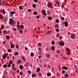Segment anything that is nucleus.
Listing matches in <instances>:
<instances>
[{
	"mask_svg": "<svg viewBox=\"0 0 78 78\" xmlns=\"http://www.w3.org/2000/svg\"><path fill=\"white\" fill-rule=\"evenodd\" d=\"M3 67L4 68H7V67H8V66H7L6 64H5L3 66Z\"/></svg>",
	"mask_w": 78,
	"mask_h": 78,
	"instance_id": "13",
	"label": "nucleus"
},
{
	"mask_svg": "<svg viewBox=\"0 0 78 78\" xmlns=\"http://www.w3.org/2000/svg\"><path fill=\"white\" fill-rule=\"evenodd\" d=\"M6 38L7 39H9V36H7L6 37Z\"/></svg>",
	"mask_w": 78,
	"mask_h": 78,
	"instance_id": "43",
	"label": "nucleus"
},
{
	"mask_svg": "<svg viewBox=\"0 0 78 78\" xmlns=\"http://www.w3.org/2000/svg\"><path fill=\"white\" fill-rule=\"evenodd\" d=\"M38 50H39V51L40 53H41V52H42V49L41 48H39Z\"/></svg>",
	"mask_w": 78,
	"mask_h": 78,
	"instance_id": "22",
	"label": "nucleus"
},
{
	"mask_svg": "<svg viewBox=\"0 0 78 78\" xmlns=\"http://www.w3.org/2000/svg\"><path fill=\"white\" fill-rule=\"evenodd\" d=\"M34 1L35 3H37V0H34Z\"/></svg>",
	"mask_w": 78,
	"mask_h": 78,
	"instance_id": "60",
	"label": "nucleus"
},
{
	"mask_svg": "<svg viewBox=\"0 0 78 78\" xmlns=\"http://www.w3.org/2000/svg\"><path fill=\"white\" fill-rule=\"evenodd\" d=\"M20 74L21 75H23V73L22 72H20Z\"/></svg>",
	"mask_w": 78,
	"mask_h": 78,
	"instance_id": "57",
	"label": "nucleus"
},
{
	"mask_svg": "<svg viewBox=\"0 0 78 78\" xmlns=\"http://www.w3.org/2000/svg\"><path fill=\"white\" fill-rule=\"evenodd\" d=\"M19 53L18 52H15V55H18Z\"/></svg>",
	"mask_w": 78,
	"mask_h": 78,
	"instance_id": "38",
	"label": "nucleus"
},
{
	"mask_svg": "<svg viewBox=\"0 0 78 78\" xmlns=\"http://www.w3.org/2000/svg\"><path fill=\"white\" fill-rule=\"evenodd\" d=\"M63 69H64V70H67V69H68V68L66 66H63Z\"/></svg>",
	"mask_w": 78,
	"mask_h": 78,
	"instance_id": "16",
	"label": "nucleus"
},
{
	"mask_svg": "<svg viewBox=\"0 0 78 78\" xmlns=\"http://www.w3.org/2000/svg\"><path fill=\"white\" fill-rule=\"evenodd\" d=\"M31 73V71H30V70H29V71H28V73L29 74H30V73Z\"/></svg>",
	"mask_w": 78,
	"mask_h": 78,
	"instance_id": "53",
	"label": "nucleus"
},
{
	"mask_svg": "<svg viewBox=\"0 0 78 78\" xmlns=\"http://www.w3.org/2000/svg\"><path fill=\"white\" fill-rule=\"evenodd\" d=\"M56 31L57 32H59V29H56Z\"/></svg>",
	"mask_w": 78,
	"mask_h": 78,
	"instance_id": "46",
	"label": "nucleus"
},
{
	"mask_svg": "<svg viewBox=\"0 0 78 78\" xmlns=\"http://www.w3.org/2000/svg\"><path fill=\"white\" fill-rule=\"evenodd\" d=\"M19 32L20 34H22L23 33V30L22 29H21V30L19 31Z\"/></svg>",
	"mask_w": 78,
	"mask_h": 78,
	"instance_id": "28",
	"label": "nucleus"
},
{
	"mask_svg": "<svg viewBox=\"0 0 78 78\" xmlns=\"http://www.w3.org/2000/svg\"><path fill=\"white\" fill-rule=\"evenodd\" d=\"M59 39L60 40H62V36H60Z\"/></svg>",
	"mask_w": 78,
	"mask_h": 78,
	"instance_id": "37",
	"label": "nucleus"
},
{
	"mask_svg": "<svg viewBox=\"0 0 78 78\" xmlns=\"http://www.w3.org/2000/svg\"><path fill=\"white\" fill-rule=\"evenodd\" d=\"M28 12H31V10L30 9L28 10Z\"/></svg>",
	"mask_w": 78,
	"mask_h": 78,
	"instance_id": "58",
	"label": "nucleus"
},
{
	"mask_svg": "<svg viewBox=\"0 0 78 78\" xmlns=\"http://www.w3.org/2000/svg\"><path fill=\"white\" fill-rule=\"evenodd\" d=\"M60 36V35L59 33H57V34H56V37H59V36Z\"/></svg>",
	"mask_w": 78,
	"mask_h": 78,
	"instance_id": "23",
	"label": "nucleus"
},
{
	"mask_svg": "<svg viewBox=\"0 0 78 78\" xmlns=\"http://www.w3.org/2000/svg\"><path fill=\"white\" fill-rule=\"evenodd\" d=\"M21 58H22V59H23V61H24V62H25L26 60H25V58L24 56H21Z\"/></svg>",
	"mask_w": 78,
	"mask_h": 78,
	"instance_id": "8",
	"label": "nucleus"
},
{
	"mask_svg": "<svg viewBox=\"0 0 78 78\" xmlns=\"http://www.w3.org/2000/svg\"><path fill=\"white\" fill-rule=\"evenodd\" d=\"M24 28V26L23 25L21 24L20 26V29L21 28V29H23V28Z\"/></svg>",
	"mask_w": 78,
	"mask_h": 78,
	"instance_id": "5",
	"label": "nucleus"
},
{
	"mask_svg": "<svg viewBox=\"0 0 78 78\" xmlns=\"http://www.w3.org/2000/svg\"><path fill=\"white\" fill-rule=\"evenodd\" d=\"M56 3H57V5H59V3L58 2H56Z\"/></svg>",
	"mask_w": 78,
	"mask_h": 78,
	"instance_id": "64",
	"label": "nucleus"
},
{
	"mask_svg": "<svg viewBox=\"0 0 78 78\" xmlns=\"http://www.w3.org/2000/svg\"><path fill=\"white\" fill-rule=\"evenodd\" d=\"M9 23L10 24H11V23H16V22L14 21L12 19H10L9 20Z\"/></svg>",
	"mask_w": 78,
	"mask_h": 78,
	"instance_id": "1",
	"label": "nucleus"
},
{
	"mask_svg": "<svg viewBox=\"0 0 78 78\" xmlns=\"http://www.w3.org/2000/svg\"><path fill=\"white\" fill-rule=\"evenodd\" d=\"M50 11H48V14L49 15H50Z\"/></svg>",
	"mask_w": 78,
	"mask_h": 78,
	"instance_id": "39",
	"label": "nucleus"
},
{
	"mask_svg": "<svg viewBox=\"0 0 78 78\" xmlns=\"http://www.w3.org/2000/svg\"><path fill=\"white\" fill-rule=\"evenodd\" d=\"M43 15H44V16H47V13H46L44 12L43 13Z\"/></svg>",
	"mask_w": 78,
	"mask_h": 78,
	"instance_id": "52",
	"label": "nucleus"
},
{
	"mask_svg": "<svg viewBox=\"0 0 78 78\" xmlns=\"http://www.w3.org/2000/svg\"><path fill=\"white\" fill-rule=\"evenodd\" d=\"M60 52V51L59 50H57L56 51L57 53H59Z\"/></svg>",
	"mask_w": 78,
	"mask_h": 78,
	"instance_id": "55",
	"label": "nucleus"
},
{
	"mask_svg": "<svg viewBox=\"0 0 78 78\" xmlns=\"http://www.w3.org/2000/svg\"><path fill=\"white\" fill-rule=\"evenodd\" d=\"M51 6H52V4L50 2H48L47 7L49 8H50V7H51Z\"/></svg>",
	"mask_w": 78,
	"mask_h": 78,
	"instance_id": "3",
	"label": "nucleus"
},
{
	"mask_svg": "<svg viewBox=\"0 0 78 78\" xmlns=\"http://www.w3.org/2000/svg\"><path fill=\"white\" fill-rule=\"evenodd\" d=\"M0 19H3V16L2 14H0Z\"/></svg>",
	"mask_w": 78,
	"mask_h": 78,
	"instance_id": "11",
	"label": "nucleus"
},
{
	"mask_svg": "<svg viewBox=\"0 0 78 78\" xmlns=\"http://www.w3.org/2000/svg\"><path fill=\"white\" fill-rule=\"evenodd\" d=\"M17 27L18 28V30H19V31L20 29V27L19 28V26Z\"/></svg>",
	"mask_w": 78,
	"mask_h": 78,
	"instance_id": "62",
	"label": "nucleus"
},
{
	"mask_svg": "<svg viewBox=\"0 0 78 78\" xmlns=\"http://www.w3.org/2000/svg\"><path fill=\"white\" fill-rule=\"evenodd\" d=\"M36 18L37 19H39V16L38 15L37 16H36Z\"/></svg>",
	"mask_w": 78,
	"mask_h": 78,
	"instance_id": "56",
	"label": "nucleus"
},
{
	"mask_svg": "<svg viewBox=\"0 0 78 78\" xmlns=\"http://www.w3.org/2000/svg\"><path fill=\"white\" fill-rule=\"evenodd\" d=\"M61 20H64V18L63 17H61Z\"/></svg>",
	"mask_w": 78,
	"mask_h": 78,
	"instance_id": "48",
	"label": "nucleus"
},
{
	"mask_svg": "<svg viewBox=\"0 0 78 78\" xmlns=\"http://www.w3.org/2000/svg\"><path fill=\"white\" fill-rule=\"evenodd\" d=\"M48 20H52V18H51V17L50 16L48 17Z\"/></svg>",
	"mask_w": 78,
	"mask_h": 78,
	"instance_id": "27",
	"label": "nucleus"
},
{
	"mask_svg": "<svg viewBox=\"0 0 78 78\" xmlns=\"http://www.w3.org/2000/svg\"><path fill=\"white\" fill-rule=\"evenodd\" d=\"M3 33H6V34H8V32H7V31L5 30H4L3 31Z\"/></svg>",
	"mask_w": 78,
	"mask_h": 78,
	"instance_id": "21",
	"label": "nucleus"
},
{
	"mask_svg": "<svg viewBox=\"0 0 78 78\" xmlns=\"http://www.w3.org/2000/svg\"><path fill=\"white\" fill-rule=\"evenodd\" d=\"M46 56L47 58H50V54H46Z\"/></svg>",
	"mask_w": 78,
	"mask_h": 78,
	"instance_id": "6",
	"label": "nucleus"
},
{
	"mask_svg": "<svg viewBox=\"0 0 78 78\" xmlns=\"http://www.w3.org/2000/svg\"><path fill=\"white\" fill-rule=\"evenodd\" d=\"M65 27H68V23L66 21L65 22Z\"/></svg>",
	"mask_w": 78,
	"mask_h": 78,
	"instance_id": "9",
	"label": "nucleus"
},
{
	"mask_svg": "<svg viewBox=\"0 0 78 78\" xmlns=\"http://www.w3.org/2000/svg\"><path fill=\"white\" fill-rule=\"evenodd\" d=\"M33 8H36V5L35 4H34L32 5Z\"/></svg>",
	"mask_w": 78,
	"mask_h": 78,
	"instance_id": "26",
	"label": "nucleus"
},
{
	"mask_svg": "<svg viewBox=\"0 0 78 78\" xmlns=\"http://www.w3.org/2000/svg\"><path fill=\"white\" fill-rule=\"evenodd\" d=\"M22 6H20L19 7V9H20V10H22Z\"/></svg>",
	"mask_w": 78,
	"mask_h": 78,
	"instance_id": "31",
	"label": "nucleus"
},
{
	"mask_svg": "<svg viewBox=\"0 0 78 78\" xmlns=\"http://www.w3.org/2000/svg\"><path fill=\"white\" fill-rule=\"evenodd\" d=\"M71 38L73 39H74L76 37V35L74 34H72L70 36Z\"/></svg>",
	"mask_w": 78,
	"mask_h": 78,
	"instance_id": "2",
	"label": "nucleus"
},
{
	"mask_svg": "<svg viewBox=\"0 0 78 78\" xmlns=\"http://www.w3.org/2000/svg\"><path fill=\"white\" fill-rule=\"evenodd\" d=\"M32 78H34V77L35 76V75L34 74H32Z\"/></svg>",
	"mask_w": 78,
	"mask_h": 78,
	"instance_id": "50",
	"label": "nucleus"
},
{
	"mask_svg": "<svg viewBox=\"0 0 78 78\" xmlns=\"http://www.w3.org/2000/svg\"><path fill=\"white\" fill-rule=\"evenodd\" d=\"M25 67H28V63H25L24 65Z\"/></svg>",
	"mask_w": 78,
	"mask_h": 78,
	"instance_id": "30",
	"label": "nucleus"
},
{
	"mask_svg": "<svg viewBox=\"0 0 78 78\" xmlns=\"http://www.w3.org/2000/svg\"><path fill=\"white\" fill-rule=\"evenodd\" d=\"M1 28H2V29H4V28H5V26L4 25H2L1 27Z\"/></svg>",
	"mask_w": 78,
	"mask_h": 78,
	"instance_id": "34",
	"label": "nucleus"
},
{
	"mask_svg": "<svg viewBox=\"0 0 78 78\" xmlns=\"http://www.w3.org/2000/svg\"><path fill=\"white\" fill-rule=\"evenodd\" d=\"M47 76H51V73H47Z\"/></svg>",
	"mask_w": 78,
	"mask_h": 78,
	"instance_id": "17",
	"label": "nucleus"
},
{
	"mask_svg": "<svg viewBox=\"0 0 78 78\" xmlns=\"http://www.w3.org/2000/svg\"><path fill=\"white\" fill-rule=\"evenodd\" d=\"M16 72H17V73H19V72H20V71H19V70H16Z\"/></svg>",
	"mask_w": 78,
	"mask_h": 78,
	"instance_id": "63",
	"label": "nucleus"
},
{
	"mask_svg": "<svg viewBox=\"0 0 78 78\" xmlns=\"http://www.w3.org/2000/svg\"><path fill=\"white\" fill-rule=\"evenodd\" d=\"M62 73L63 74H64L65 73V71L64 70H62Z\"/></svg>",
	"mask_w": 78,
	"mask_h": 78,
	"instance_id": "47",
	"label": "nucleus"
},
{
	"mask_svg": "<svg viewBox=\"0 0 78 78\" xmlns=\"http://www.w3.org/2000/svg\"><path fill=\"white\" fill-rule=\"evenodd\" d=\"M55 28H58L59 27V25L58 24H56L55 25Z\"/></svg>",
	"mask_w": 78,
	"mask_h": 78,
	"instance_id": "25",
	"label": "nucleus"
},
{
	"mask_svg": "<svg viewBox=\"0 0 78 78\" xmlns=\"http://www.w3.org/2000/svg\"><path fill=\"white\" fill-rule=\"evenodd\" d=\"M2 58L4 59H6V57L5 56V55H2Z\"/></svg>",
	"mask_w": 78,
	"mask_h": 78,
	"instance_id": "24",
	"label": "nucleus"
},
{
	"mask_svg": "<svg viewBox=\"0 0 78 78\" xmlns=\"http://www.w3.org/2000/svg\"><path fill=\"white\" fill-rule=\"evenodd\" d=\"M9 62L10 64H12V61L11 60L9 61Z\"/></svg>",
	"mask_w": 78,
	"mask_h": 78,
	"instance_id": "40",
	"label": "nucleus"
},
{
	"mask_svg": "<svg viewBox=\"0 0 78 78\" xmlns=\"http://www.w3.org/2000/svg\"><path fill=\"white\" fill-rule=\"evenodd\" d=\"M2 0H0V6H2Z\"/></svg>",
	"mask_w": 78,
	"mask_h": 78,
	"instance_id": "54",
	"label": "nucleus"
},
{
	"mask_svg": "<svg viewBox=\"0 0 78 78\" xmlns=\"http://www.w3.org/2000/svg\"><path fill=\"white\" fill-rule=\"evenodd\" d=\"M55 41H51V44H55Z\"/></svg>",
	"mask_w": 78,
	"mask_h": 78,
	"instance_id": "45",
	"label": "nucleus"
},
{
	"mask_svg": "<svg viewBox=\"0 0 78 78\" xmlns=\"http://www.w3.org/2000/svg\"><path fill=\"white\" fill-rule=\"evenodd\" d=\"M51 48L52 51H54V50H55V48L54 47V46H52L51 47Z\"/></svg>",
	"mask_w": 78,
	"mask_h": 78,
	"instance_id": "20",
	"label": "nucleus"
},
{
	"mask_svg": "<svg viewBox=\"0 0 78 78\" xmlns=\"http://www.w3.org/2000/svg\"><path fill=\"white\" fill-rule=\"evenodd\" d=\"M34 53H31V54H30V56H34Z\"/></svg>",
	"mask_w": 78,
	"mask_h": 78,
	"instance_id": "33",
	"label": "nucleus"
},
{
	"mask_svg": "<svg viewBox=\"0 0 78 78\" xmlns=\"http://www.w3.org/2000/svg\"><path fill=\"white\" fill-rule=\"evenodd\" d=\"M15 46V45H14V44H12L11 45V47L12 48H14Z\"/></svg>",
	"mask_w": 78,
	"mask_h": 78,
	"instance_id": "15",
	"label": "nucleus"
},
{
	"mask_svg": "<svg viewBox=\"0 0 78 78\" xmlns=\"http://www.w3.org/2000/svg\"><path fill=\"white\" fill-rule=\"evenodd\" d=\"M55 22L57 23H58V22H59V20H58V19H57L55 20Z\"/></svg>",
	"mask_w": 78,
	"mask_h": 78,
	"instance_id": "35",
	"label": "nucleus"
},
{
	"mask_svg": "<svg viewBox=\"0 0 78 78\" xmlns=\"http://www.w3.org/2000/svg\"><path fill=\"white\" fill-rule=\"evenodd\" d=\"M60 45L61 46H64V42H61Z\"/></svg>",
	"mask_w": 78,
	"mask_h": 78,
	"instance_id": "7",
	"label": "nucleus"
},
{
	"mask_svg": "<svg viewBox=\"0 0 78 78\" xmlns=\"http://www.w3.org/2000/svg\"><path fill=\"white\" fill-rule=\"evenodd\" d=\"M38 46H39V47H41V46L42 45V44H41V43L40 42L39 43H38Z\"/></svg>",
	"mask_w": 78,
	"mask_h": 78,
	"instance_id": "29",
	"label": "nucleus"
},
{
	"mask_svg": "<svg viewBox=\"0 0 78 78\" xmlns=\"http://www.w3.org/2000/svg\"><path fill=\"white\" fill-rule=\"evenodd\" d=\"M34 15H37V12H36V11H35L34 12Z\"/></svg>",
	"mask_w": 78,
	"mask_h": 78,
	"instance_id": "36",
	"label": "nucleus"
},
{
	"mask_svg": "<svg viewBox=\"0 0 78 78\" xmlns=\"http://www.w3.org/2000/svg\"><path fill=\"white\" fill-rule=\"evenodd\" d=\"M14 66H15V64H13L12 65V67H14Z\"/></svg>",
	"mask_w": 78,
	"mask_h": 78,
	"instance_id": "61",
	"label": "nucleus"
},
{
	"mask_svg": "<svg viewBox=\"0 0 78 78\" xmlns=\"http://www.w3.org/2000/svg\"><path fill=\"white\" fill-rule=\"evenodd\" d=\"M21 60L20 59L18 60L17 61V64H20V63H21Z\"/></svg>",
	"mask_w": 78,
	"mask_h": 78,
	"instance_id": "12",
	"label": "nucleus"
},
{
	"mask_svg": "<svg viewBox=\"0 0 78 78\" xmlns=\"http://www.w3.org/2000/svg\"><path fill=\"white\" fill-rule=\"evenodd\" d=\"M65 78H67L69 77V75L67 74H65Z\"/></svg>",
	"mask_w": 78,
	"mask_h": 78,
	"instance_id": "18",
	"label": "nucleus"
},
{
	"mask_svg": "<svg viewBox=\"0 0 78 78\" xmlns=\"http://www.w3.org/2000/svg\"><path fill=\"white\" fill-rule=\"evenodd\" d=\"M15 14V12L14 11L11 12H10V14L12 15V14Z\"/></svg>",
	"mask_w": 78,
	"mask_h": 78,
	"instance_id": "14",
	"label": "nucleus"
},
{
	"mask_svg": "<svg viewBox=\"0 0 78 78\" xmlns=\"http://www.w3.org/2000/svg\"><path fill=\"white\" fill-rule=\"evenodd\" d=\"M5 56L6 57L8 55V53H5Z\"/></svg>",
	"mask_w": 78,
	"mask_h": 78,
	"instance_id": "51",
	"label": "nucleus"
},
{
	"mask_svg": "<svg viewBox=\"0 0 78 78\" xmlns=\"http://www.w3.org/2000/svg\"><path fill=\"white\" fill-rule=\"evenodd\" d=\"M20 22L19 21L18 22H17V24H18V25H17L16 26V27H19V24H20Z\"/></svg>",
	"mask_w": 78,
	"mask_h": 78,
	"instance_id": "41",
	"label": "nucleus"
},
{
	"mask_svg": "<svg viewBox=\"0 0 78 78\" xmlns=\"http://www.w3.org/2000/svg\"><path fill=\"white\" fill-rule=\"evenodd\" d=\"M16 48L17 49H19V45H18V44H16Z\"/></svg>",
	"mask_w": 78,
	"mask_h": 78,
	"instance_id": "32",
	"label": "nucleus"
},
{
	"mask_svg": "<svg viewBox=\"0 0 78 78\" xmlns=\"http://www.w3.org/2000/svg\"><path fill=\"white\" fill-rule=\"evenodd\" d=\"M40 70H41V69H40V68H38L37 69V72H40Z\"/></svg>",
	"mask_w": 78,
	"mask_h": 78,
	"instance_id": "19",
	"label": "nucleus"
},
{
	"mask_svg": "<svg viewBox=\"0 0 78 78\" xmlns=\"http://www.w3.org/2000/svg\"><path fill=\"white\" fill-rule=\"evenodd\" d=\"M45 12V10H43L42 11V14H43V13H44Z\"/></svg>",
	"mask_w": 78,
	"mask_h": 78,
	"instance_id": "44",
	"label": "nucleus"
},
{
	"mask_svg": "<svg viewBox=\"0 0 78 78\" xmlns=\"http://www.w3.org/2000/svg\"><path fill=\"white\" fill-rule=\"evenodd\" d=\"M13 31H16V28H14L13 29Z\"/></svg>",
	"mask_w": 78,
	"mask_h": 78,
	"instance_id": "49",
	"label": "nucleus"
},
{
	"mask_svg": "<svg viewBox=\"0 0 78 78\" xmlns=\"http://www.w3.org/2000/svg\"><path fill=\"white\" fill-rule=\"evenodd\" d=\"M8 67L9 68H10V67H11V65H8Z\"/></svg>",
	"mask_w": 78,
	"mask_h": 78,
	"instance_id": "59",
	"label": "nucleus"
},
{
	"mask_svg": "<svg viewBox=\"0 0 78 78\" xmlns=\"http://www.w3.org/2000/svg\"><path fill=\"white\" fill-rule=\"evenodd\" d=\"M8 51L10 53V52H11V49H8Z\"/></svg>",
	"mask_w": 78,
	"mask_h": 78,
	"instance_id": "42",
	"label": "nucleus"
},
{
	"mask_svg": "<svg viewBox=\"0 0 78 78\" xmlns=\"http://www.w3.org/2000/svg\"><path fill=\"white\" fill-rule=\"evenodd\" d=\"M20 68L21 70H22L23 69V66L22 65H20Z\"/></svg>",
	"mask_w": 78,
	"mask_h": 78,
	"instance_id": "10",
	"label": "nucleus"
},
{
	"mask_svg": "<svg viewBox=\"0 0 78 78\" xmlns=\"http://www.w3.org/2000/svg\"><path fill=\"white\" fill-rule=\"evenodd\" d=\"M2 12L3 13V14H5V13H6L5 10L4 9H2Z\"/></svg>",
	"mask_w": 78,
	"mask_h": 78,
	"instance_id": "4",
	"label": "nucleus"
}]
</instances>
